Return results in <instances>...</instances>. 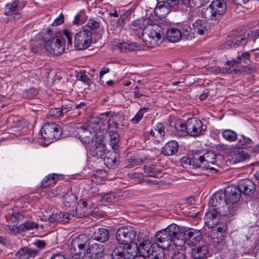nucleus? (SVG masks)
I'll return each mask as SVG.
<instances>
[{
  "instance_id": "obj_17",
  "label": "nucleus",
  "mask_w": 259,
  "mask_h": 259,
  "mask_svg": "<svg viewBox=\"0 0 259 259\" xmlns=\"http://www.w3.org/2000/svg\"><path fill=\"white\" fill-rule=\"evenodd\" d=\"M76 197L71 192L66 193L62 198V201L64 204V207L66 209L68 208H72L71 211H68L67 213L69 215H71L72 217L75 216L77 214V208L75 207L76 204Z\"/></svg>"
},
{
  "instance_id": "obj_64",
  "label": "nucleus",
  "mask_w": 259,
  "mask_h": 259,
  "mask_svg": "<svg viewBox=\"0 0 259 259\" xmlns=\"http://www.w3.org/2000/svg\"><path fill=\"white\" fill-rule=\"evenodd\" d=\"M235 68V73L238 74H245L246 73V65H243L242 66H239L236 65L234 66Z\"/></svg>"
},
{
  "instance_id": "obj_20",
  "label": "nucleus",
  "mask_w": 259,
  "mask_h": 259,
  "mask_svg": "<svg viewBox=\"0 0 259 259\" xmlns=\"http://www.w3.org/2000/svg\"><path fill=\"white\" fill-rule=\"evenodd\" d=\"M213 26L214 25H211V23L208 21L198 19L193 24V29L195 32L202 35L211 30Z\"/></svg>"
},
{
  "instance_id": "obj_24",
  "label": "nucleus",
  "mask_w": 259,
  "mask_h": 259,
  "mask_svg": "<svg viewBox=\"0 0 259 259\" xmlns=\"http://www.w3.org/2000/svg\"><path fill=\"white\" fill-rule=\"evenodd\" d=\"M251 62L250 59V54L248 52L242 53L239 55L236 59L233 58L228 60L226 64L231 67H234L243 63L245 65H249Z\"/></svg>"
},
{
  "instance_id": "obj_39",
  "label": "nucleus",
  "mask_w": 259,
  "mask_h": 259,
  "mask_svg": "<svg viewBox=\"0 0 259 259\" xmlns=\"http://www.w3.org/2000/svg\"><path fill=\"white\" fill-rule=\"evenodd\" d=\"M112 259H128L124 251L123 245H117L113 249L112 252Z\"/></svg>"
},
{
  "instance_id": "obj_12",
  "label": "nucleus",
  "mask_w": 259,
  "mask_h": 259,
  "mask_svg": "<svg viewBox=\"0 0 259 259\" xmlns=\"http://www.w3.org/2000/svg\"><path fill=\"white\" fill-rule=\"evenodd\" d=\"M136 232L134 230H129V228H119L117 230L116 239L120 245L128 244L135 239Z\"/></svg>"
},
{
  "instance_id": "obj_25",
  "label": "nucleus",
  "mask_w": 259,
  "mask_h": 259,
  "mask_svg": "<svg viewBox=\"0 0 259 259\" xmlns=\"http://www.w3.org/2000/svg\"><path fill=\"white\" fill-rule=\"evenodd\" d=\"M226 199L223 193L221 192L215 193L213 196L209 199L208 204L212 207L214 211L217 212L218 208H220L221 206L225 203Z\"/></svg>"
},
{
  "instance_id": "obj_23",
  "label": "nucleus",
  "mask_w": 259,
  "mask_h": 259,
  "mask_svg": "<svg viewBox=\"0 0 259 259\" xmlns=\"http://www.w3.org/2000/svg\"><path fill=\"white\" fill-rule=\"evenodd\" d=\"M224 217L221 216L215 211H209L205 213L204 220V223L207 227H214L221 223V221Z\"/></svg>"
},
{
  "instance_id": "obj_7",
  "label": "nucleus",
  "mask_w": 259,
  "mask_h": 259,
  "mask_svg": "<svg viewBox=\"0 0 259 259\" xmlns=\"http://www.w3.org/2000/svg\"><path fill=\"white\" fill-rule=\"evenodd\" d=\"M178 237L180 238L179 245L188 240L193 245H196L202 239L201 233L198 230L192 228H188L184 231L183 228H180Z\"/></svg>"
},
{
  "instance_id": "obj_14",
  "label": "nucleus",
  "mask_w": 259,
  "mask_h": 259,
  "mask_svg": "<svg viewBox=\"0 0 259 259\" xmlns=\"http://www.w3.org/2000/svg\"><path fill=\"white\" fill-rule=\"evenodd\" d=\"M223 195L226 199V202L234 205L239 200L241 193L237 187L235 185L228 186L226 187Z\"/></svg>"
},
{
  "instance_id": "obj_6",
  "label": "nucleus",
  "mask_w": 259,
  "mask_h": 259,
  "mask_svg": "<svg viewBox=\"0 0 259 259\" xmlns=\"http://www.w3.org/2000/svg\"><path fill=\"white\" fill-rule=\"evenodd\" d=\"M208 8L210 10V15L209 16V21H212L215 24H218L222 19V16L227 11L226 3L225 0H214Z\"/></svg>"
},
{
  "instance_id": "obj_34",
  "label": "nucleus",
  "mask_w": 259,
  "mask_h": 259,
  "mask_svg": "<svg viewBox=\"0 0 259 259\" xmlns=\"http://www.w3.org/2000/svg\"><path fill=\"white\" fill-rule=\"evenodd\" d=\"M124 198L123 194L121 193H106L100 197V201L105 202H116Z\"/></svg>"
},
{
  "instance_id": "obj_31",
  "label": "nucleus",
  "mask_w": 259,
  "mask_h": 259,
  "mask_svg": "<svg viewBox=\"0 0 259 259\" xmlns=\"http://www.w3.org/2000/svg\"><path fill=\"white\" fill-rule=\"evenodd\" d=\"M38 252L37 249L24 247L16 253L15 256H21L25 259H33Z\"/></svg>"
},
{
  "instance_id": "obj_11",
  "label": "nucleus",
  "mask_w": 259,
  "mask_h": 259,
  "mask_svg": "<svg viewBox=\"0 0 259 259\" xmlns=\"http://www.w3.org/2000/svg\"><path fill=\"white\" fill-rule=\"evenodd\" d=\"M186 127L187 135H189L192 137H197L203 134L206 130V126L197 117L189 118L187 120Z\"/></svg>"
},
{
  "instance_id": "obj_35",
  "label": "nucleus",
  "mask_w": 259,
  "mask_h": 259,
  "mask_svg": "<svg viewBox=\"0 0 259 259\" xmlns=\"http://www.w3.org/2000/svg\"><path fill=\"white\" fill-rule=\"evenodd\" d=\"M117 48L122 52H130L140 50L141 49V45L136 42H121L117 45Z\"/></svg>"
},
{
  "instance_id": "obj_52",
  "label": "nucleus",
  "mask_w": 259,
  "mask_h": 259,
  "mask_svg": "<svg viewBox=\"0 0 259 259\" xmlns=\"http://www.w3.org/2000/svg\"><path fill=\"white\" fill-rule=\"evenodd\" d=\"M45 40L40 39L31 40L30 45L32 52L35 53L39 52L42 49V46H44Z\"/></svg>"
},
{
  "instance_id": "obj_9",
  "label": "nucleus",
  "mask_w": 259,
  "mask_h": 259,
  "mask_svg": "<svg viewBox=\"0 0 259 259\" xmlns=\"http://www.w3.org/2000/svg\"><path fill=\"white\" fill-rule=\"evenodd\" d=\"M93 33L90 29H82L74 37V47L78 50L88 48L92 41Z\"/></svg>"
},
{
  "instance_id": "obj_49",
  "label": "nucleus",
  "mask_w": 259,
  "mask_h": 259,
  "mask_svg": "<svg viewBox=\"0 0 259 259\" xmlns=\"http://www.w3.org/2000/svg\"><path fill=\"white\" fill-rule=\"evenodd\" d=\"M231 156L232 160L235 163L243 161L248 158V154L243 151L233 152Z\"/></svg>"
},
{
  "instance_id": "obj_16",
  "label": "nucleus",
  "mask_w": 259,
  "mask_h": 259,
  "mask_svg": "<svg viewBox=\"0 0 259 259\" xmlns=\"http://www.w3.org/2000/svg\"><path fill=\"white\" fill-rule=\"evenodd\" d=\"M240 191V193L251 196L252 195L256 190V185L251 180L248 179H242L240 180L236 186Z\"/></svg>"
},
{
  "instance_id": "obj_62",
  "label": "nucleus",
  "mask_w": 259,
  "mask_h": 259,
  "mask_svg": "<svg viewBox=\"0 0 259 259\" xmlns=\"http://www.w3.org/2000/svg\"><path fill=\"white\" fill-rule=\"evenodd\" d=\"M91 215L94 217H104L106 215L101 210H100L99 207H95L91 211Z\"/></svg>"
},
{
  "instance_id": "obj_3",
  "label": "nucleus",
  "mask_w": 259,
  "mask_h": 259,
  "mask_svg": "<svg viewBox=\"0 0 259 259\" xmlns=\"http://www.w3.org/2000/svg\"><path fill=\"white\" fill-rule=\"evenodd\" d=\"M180 228H165L158 231L155 234V240L157 243H160L162 247L167 248L171 242L176 245H179L180 238L178 237Z\"/></svg>"
},
{
  "instance_id": "obj_54",
  "label": "nucleus",
  "mask_w": 259,
  "mask_h": 259,
  "mask_svg": "<svg viewBox=\"0 0 259 259\" xmlns=\"http://www.w3.org/2000/svg\"><path fill=\"white\" fill-rule=\"evenodd\" d=\"M102 127H105V129L104 131L108 132V130L109 129H118L119 128V126L118 125V123H117L113 118L111 116L108 118L107 121L106 122H104V124H103Z\"/></svg>"
},
{
  "instance_id": "obj_45",
  "label": "nucleus",
  "mask_w": 259,
  "mask_h": 259,
  "mask_svg": "<svg viewBox=\"0 0 259 259\" xmlns=\"http://www.w3.org/2000/svg\"><path fill=\"white\" fill-rule=\"evenodd\" d=\"M73 106H74V103L73 102L70 101L64 102L60 107L61 112H62V116H64L70 111L74 112L76 115H79L80 112L78 111L75 112Z\"/></svg>"
},
{
  "instance_id": "obj_22",
  "label": "nucleus",
  "mask_w": 259,
  "mask_h": 259,
  "mask_svg": "<svg viewBox=\"0 0 259 259\" xmlns=\"http://www.w3.org/2000/svg\"><path fill=\"white\" fill-rule=\"evenodd\" d=\"M119 154L115 150L109 151L104 157V163L109 168H116L119 164Z\"/></svg>"
},
{
  "instance_id": "obj_36",
  "label": "nucleus",
  "mask_w": 259,
  "mask_h": 259,
  "mask_svg": "<svg viewBox=\"0 0 259 259\" xmlns=\"http://www.w3.org/2000/svg\"><path fill=\"white\" fill-rule=\"evenodd\" d=\"M252 145H254V142L250 138L247 137L244 135H240L236 146L239 149L249 150Z\"/></svg>"
},
{
  "instance_id": "obj_59",
  "label": "nucleus",
  "mask_w": 259,
  "mask_h": 259,
  "mask_svg": "<svg viewBox=\"0 0 259 259\" xmlns=\"http://www.w3.org/2000/svg\"><path fill=\"white\" fill-rule=\"evenodd\" d=\"M154 130L157 132V134H158L159 137L162 138L164 137L165 134L164 126L162 123H158L154 127Z\"/></svg>"
},
{
  "instance_id": "obj_53",
  "label": "nucleus",
  "mask_w": 259,
  "mask_h": 259,
  "mask_svg": "<svg viewBox=\"0 0 259 259\" xmlns=\"http://www.w3.org/2000/svg\"><path fill=\"white\" fill-rule=\"evenodd\" d=\"M132 12V11L131 10H128L120 15L117 22V25L120 26H124L125 22L130 19Z\"/></svg>"
},
{
  "instance_id": "obj_46",
  "label": "nucleus",
  "mask_w": 259,
  "mask_h": 259,
  "mask_svg": "<svg viewBox=\"0 0 259 259\" xmlns=\"http://www.w3.org/2000/svg\"><path fill=\"white\" fill-rule=\"evenodd\" d=\"M153 251L151 254V258L152 259H163L165 256V252L164 250L166 248L162 247L160 246V244H155L153 247Z\"/></svg>"
},
{
  "instance_id": "obj_13",
  "label": "nucleus",
  "mask_w": 259,
  "mask_h": 259,
  "mask_svg": "<svg viewBox=\"0 0 259 259\" xmlns=\"http://www.w3.org/2000/svg\"><path fill=\"white\" fill-rule=\"evenodd\" d=\"M90 154L93 157L99 158L103 156L106 151V145L103 140L96 137L89 146Z\"/></svg>"
},
{
  "instance_id": "obj_32",
  "label": "nucleus",
  "mask_w": 259,
  "mask_h": 259,
  "mask_svg": "<svg viewBox=\"0 0 259 259\" xmlns=\"http://www.w3.org/2000/svg\"><path fill=\"white\" fill-rule=\"evenodd\" d=\"M236 207L229 202H225L220 208H218L217 213L221 216H227L228 215H234L236 211Z\"/></svg>"
},
{
  "instance_id": "obj_37",
  "label": "nucleus",
  "mask_w": 259,
  "mask_h": 259,
  "mask_svg": "<svg viewBox=\"0 0 259 259\" xmlns=\"http://www.w3.org/2000/svg\"><path fill=\"white\" fill-rule=\"evenodd\" d=\"M109 236L108 230L105 228H98L94 233V239L102 242L107 241Z\"/></svg>"
},
{
  "instance_id": "obj_15",
  "label": "nucleus",
  "mask_w": 259,
  "mask_h": 259,
  "mask_svg": "<svg viewBox=\"0 0 259 259\" xmlns=\"http://www.w3.org/2000/svg\"><path fill=\"white\" fill-rule=\"evenodd\" d=\"M145 33L150 38L158 41L161 39L162 36L164 35L165 29L158 24L148 22Z\"/></svg>"
},
{
  "instance_id": "obj_8",
  "label": "nucleus",
  "mask_w": 259,
  "mask_h": 259,
  "mask_svg": "<svg viewBox=\"0 0 259 259\" xmlns=\"http://www.w3.org/2000/svg\"><path fill=\"white\" fill-rule=\"evenodd\" d=\"M10 219L13 224L12 227H44L43 224L36 223L31 220H28L25 213L23 211L20 212L13 209Z\"/></svg>"
},
{
  "instance_id": "obj_19",
  "label": "nucleus",
  "mask_w": 259,
  "mask_h": 259,
  "mask_svg": "<svg viewBox=\"0 0 259 259\" xmlns=\"http://www.w3.org/2000/svg\"><path fill=\"white\" fill-rule=\"evenodd\" d=\"M26 5L25 1L20 0H15L8 3L5 6V14L7 16L18 14L17 12L22 10Z\"/></svg>"
},
{
  "instance_id": "obj_5",
  "label": "nucleus",
  "mask_w": 259,
  "mask_h": 259,
  "mask_svg": "<svg viewBox=\"0 0 259 259\" xmlns=\"http://www.w3.org/2000/svg\"><path fill=\"white\" fill-rule=\"evenodd\" d=\"M44 48L50 54L59 55L65 50V39L59 35L51 37L45 40Z\"/></svg>"
},
{
  "instance_id": "obj_41",
  "label": "nucleus",
  "mask_w": 259,
  "mask_h": 259,
  "mask_svg": "<svg viewBox=\"0 0 259 259\" xmlns=\"http://www.w3.org/2000/svg\"><path fill=\"white\" fill-rule=\"evenodd\" d=\"M203 159L202 155H200L197 153L193 154L192 156V166L195 168H200L203 170L205 169L206 166Z\"/></svg>"
},
{
  "instance_id": "obj_48",
  "label": "nucleus",
  "mask_w": 259,
  "mask_h": 259,
  "mask_svg": "<svg viewBox=\"0 0 259 259\" xmlns=\"http://www.w3.org/2000/svg\"><path fill=\"white\" fill-rule=\"evenodd\" d=\"M108 132L110 137V145L113 150H115L118 147L119 135L117 132L114 131H110Z\"/></svg>"
},
{
  "instance_id": "obj_38",
  "label": "nucleus",
  "mask_w": 259,
  "mask_h": 259,
  "mask_svg": "<svg viewBox=\"0 0 259 259\" xmlns=\"http://www.w3.org/2000/svg\"><path fill=\"white\" fill-rule=\"evenodd\" d=\"M50 223H56L58 222H68L69 220V215L68 213H65L63 212H57L53 213L48 218Z\"/></svg>"
},
{
  "instance_id": "obj_50",
  "label": "nucleus",
  "mask_w": 259,
  "mask_h": 259,
  "mask_svg": "<svg viewBox=\"0 0 259 259\" xmlns=\"http://www.w3.org/2000/svg\"><path fill=\"white\" fill-rule=\"evenodd\" d=\"M182 37L187 39H191L194 37V32L188 23L184 24L182 27Z\"/></svg>"
},
{
  "instance_id": "obj_30",
  "label": "nucleus",
  "mask_w": 259,
  "mask_h": 259,
  "mask_svg": "<svg viewBox=\"0 0 259 259\" xmlns=\"http://www.w3.org/2000/svg\"><path fill=\"white\" fill-rule=\"evenodd\" d=\"M208 253V247L205 244L196 247L191 250L192 256L195 259L207 257Z\"/></svg>"
},
{
  "instance_id": "obj_58",
  "label": "nucleus",
  "mask_w": 259,
  "mask_h": 259,
  "mask_svg": "<svg viewBox=\"0 0 259 259\" xmlns=\"http://www.w3.org/2000/svg\"><path fill=\"white\" fill-rule=\"evenodd\" d=\"M49 114L50 116L55 118H60L63 117L62 112H61L60 107L54 108L50 109L49 110Z\"/></svg>"
},
{
  "instance_id": "obj_60",
  "label": "nucleus",
  "mask_w": 259,
  "mask_h": 259,
  "mask_svg": "<svg viewBox=\"0 0 259 259\" xmlns=\"http://www.w3.org/2000/svg\"><path fill=\"white\" fill-rule=\"evenodd\" d=\"M111 117L118 123V126L120 124L122 123L123 121L125 119L124 115L120 113L112 115Z\"/></svg>"
},
{
  "instance_id": "obj_61",
  "label": "nucleus",
  "mask_w": 259,
  "mask_h": 259,
  "mask_svg": "<svg viewBox=\"0 0 259 259\" xmlns=\"http://www.w3.org/2000/svg\"><path fill=\"white\" fill-rule=\"evenodd\" d=\"M31 228H9L10 233L17 235L24 231L25 230H29Z\"/></svg>"
},
{
  "instance_id": "obj_28",
  "label": "nucleus",
  "mask_w": 259,
  "mask_h": 259,
  "mask_svg": "<svg viewBox=\"0 0 259 259\" xmlns=\"http://www.w3.org/2000/svg\"><path fill=\"white\" fill-rule=\"evenodd\" d=\"M149 240H144L140 243L138 246V251L140 255L144 257L150 256L153 251L154 246Z\"/></svg>"
},
{
  "instance_id": "obj_42",
  "label": "nucleus",
  "mask_w": 259,
  "mask_h": 259,
  "mask_svg": "<svg viewBox=\"0 0 259 259\" xmlns=\"http://www.w3.org/2000/svg\"><path fill=\"white\" fill-rule=\"evenodd\" d=\"M123 245L124 247V251L128 259L134 256L137 253V250H138V246H137L135 243L133 242V241L128 244H125Z\"/></svg>"
},
{
  "instance_id": "obj_2",
  "label": "nucleus",
  "mask_w": 259,
  "mask_h": 259,
  "mask_svg": "<svg viewBox=\"0 0 259 259\" xmlns=\"http://www.w3.org/2000/svg\"><path fill=\"white\" fill-rule=\"evenodd\" d=\"M259 35V29L254 31L239 34V31L235 30L229 33L228 36L232 38L221 46L222 49H229L237 48L240 46H245L252 37Z\"/></svg>"
},
{
  "instance_id": "obj_57",
  "label": "nucleus",
  "mask_w": 259,
  "mask_h": 259,
  "mask_svg": "<svg viewBox=\"0 0 259 259\" xmlns=\"http://www.w3.org/2000/svg\"><path fill=\"white\" fill-rule=\"evenodd\" d=\"M77 77L79 80L87 83L89 85H90V83L92 82L91 79L88 76L86 75L84 71H80L77 75Z\"/></svg>"
},
{
  "instance_id": "obj_1",
  "label": "nucleus",
  "mask_w": 259,
  "mask_h": 259,
  "mask_svg": "<svg viewBox=\"0 0 259 259\" xmlns=\"http://www.w3.org/2000/svg\"><path fill=\"white\" fill-rule=\"evenodd\" d=\"M104 121L99 119L93 118L84 124L78 130L77 135L82 143L91 144L95 138L98 137V132H104L105 127H102Z\"/></svg>"
},
{
  "instance_id": "obj_21",
  "label": "nucleus",
  "mask_w": 259,
  "mask_h": 259,
  "mask_svg": "<svg viewBox=\"0 0 259 259\" xmlns=\"http://www.w3.org/2000/svg\"><path fill=\"white\" fill-rule=\"evenodd\" d=\"M104 252L103 246L99 243L91 244L90 240V245L87 248V257L91 259H96L101 258Z\"/></svg>"
},
{
  "instance_id": "obj_40",
  "label": "nucleus",
  "mask_w": 259,
  "mask_h": 259,
  "mask_svg": "<svg viewBox=\"0 0 259 259\" xmlns=\"http://www.w3.org/2000/svg\"><path fill=\"white\" fill-rule=\"evenodd\" d=\"M187 121L183 122L182 120L179 119L175 121L174 128L178 135L180 136H185L187 135L186 125Z\"/></svg>"
},
{
  "instance_id": "obj_47",
  "label": "nucleus",
  "mask_w": 259,
  "mask_h": 259,
  "mask_svg": "<svg viewBox=\"0 0 259 259\" xmlns=\"http://www.w3.org/2000/svg\"><path fill=\"white\" fill-rule=\"evenodd\" d=\"M222 136L226 141L233 142L238 139V134L234 131L226 129L222 131Z\"/></svg>"
},
{
  "instance_id": "obj_43",
  "label": "nucleus",
  "mask_w": 259,
  "mask_h": 259,
  "mask_svg": "<svg viewBox=\"0 0 259 259\" xmlns=\"http://www.w3.org/2000/svg\"><path fill=\"white\" fill-rule=\"evenodd\" d=\"M60 176V175L54 173L49 175L41 181V186L43 188H46L50 185L56 184Z\"/></svg>"
},
{
  "instance_id": "obj_27",
  "label": "nucleus",
  "mask_w": 259,
  "mask_h": 259,
  "mask_svg": "<svg viewBox=\"0 0 259 259\" xmlns=\"http://www.w3.org/2000/svg\"><path fill=\"white\" fill-rule=\"evenodd\" d=\"M157 3L154 9V12L155 15L159 18L166 17L169 12L173 10L171 7L166 6V4L162 1H157Z\"/></svg>"
},
{
  "instance_id": "obj_44",
  "label": "nucleus",
  "mask_w": 259,
  "mask_h": 259,
  "mask_svg": "<svg viewBox=\"0 0 259 259\" xmlns=\"http://www.w3.org/2000/svg\"><path fill=\"white\" fill-rule=\"evenodd\" d=\"M209 0H182V4L186 7L199 8L208 3Z\"/></svg>"
},
{
  "instance_id": "obj_29",
  "label": "nucleus",
  "mask_w": 259,
  "mask_h": 259,
  "mask_svg": "<svg viewBox=\"0 0 259 259\" xmlns=\"http://www.w3.org/2000/svg\"><path fill=\"white\" fill-rule=\"evenodd\" d=\"M165 36L166 39L171 42H177L179 41L182 37L181 30L176 28H171L166 30Z\"/></svg>"
},
{
  "instance_id": "obj_56",
  "label": "nucleus",
  "mask_w": 259,
  "mask_h": 259,
  "mask_svg": "<svg viewBox=\"0 0 259 259\" xmlns=\"http://www.w3.org/2000/svg\"><path fill=\"white\" fill-rule=\"evenodd\" d=\"M147 111L146 108H141L131 121L134 124L138 123L143 118L144 113Z\"/></svg>"
},
{
  "instance_id": "obj_33",
  "label": "nucleus",
  "mask_w": 259,
  "mask_h": 259,
  "mask_svg": "<svg viewBox=\"0 0 259 259\" xmlns=\"http://www.w3.org/2000/svg\"><path fill=\"white\" fill-rule=\"evenodd\" d=\"M202 156L204 164L206 166L205 170H215V172H217L218 171L214 167H210V164H214L215 162V154L212 152L208 151L202 155Z\"/></svg>"
},
{
  "instance_id": "obj_63",
  "label": "nucleus",
  "mask_w": 259,
  "mask_h": 259,
  "mask_svg": "<svg viewBox=\"0 0 259 259\" xmlns=\"http://www.w3.org/2000/svg\"><path fill=\"white\" fill-rule=\"evenodd\" d=\"M38 94V90L36 88H32L28 90H26V97L28 99H31L36 96Z\"/></svg>"
},
{
  "instance_id": "obj_55",
  "label": "nucleus",
  "mask_w": 259,
  "mask_h": 259,
  "mask_svg": "<svg viewBox=\"0 0 259 259\" xmlns=\"http://www.w3.org/2000/svg\"><path fill=\"white\" fill-rule=\"evenodd\" d=\"M100 27V24L97 21L93 19H90L87 24L83 27V29H90L93 33L94 31Z\"/></svg>"
},
{
  "instance_id": "obj_4",
  "label": "nucleus",
  "mask_w": 259,
  "mask_h": 259,
  "mask_svg": "<svg viewBox=\"0 0 259 259\" xmlns=\"http://www.w3.org/2000/svg\"><path fill=\"white\" fill-rule=\"evenodd\" d=\"M90 245V239L84 235H80L74 239L71 244L70 253L74 259H81L87 255V248Z\"/></svg>"
},
{
  "instance_id": "obj_10",
  "label": "nucleus",
  "mask_w": 259,
  "mask_h": 259,
  "mask_svg": "<svg viewBox=\"0 0 259 259\" xmlns=\"http://www.w3.org/2000/svg\"><path fill=\"white\" fill-rule=\"evenodd\" d=\"M60 126L54 122L46 123L41 127L40 134L42 137L49 143L52 140L58 139L61 135Z\"/></svg>"
},
{
  "instance_id": "obj_51",
  "label": "nucleus",
  "mask_w": 259,
  "mask_h": 259,
  "mask_svg": "<svg viewBox=\"0 0 259 259\" xmlns=\"http://www.w3.org/2000/svg\"><path fill=\"white\" fill-rule=\"evenodd\" d=\"M144 172L149 177H158L161 171L156 169L154 165H145L144 167Z\"/></svg>"
},
{
  "instance_id": "obj_18",
  "label": "nucleus",
  "mask_w": 259,
  "mask_h": 259,
  "mask_svg": "<svg viewBox=\"0 0 259 259\" xmlns=\"http://www.w3.org/2000/svg\"><path fill=\"white\" fill-rule=\"evenodd\" d=\"M148 22H150V20L146 19H137L132 22L130 28L133 31L135 35L141 38L145 33Z\"/></svg>"
},
{
  "instance_id": "obj_26",
  "label": "nucleus",
  "mask_w": 259,
  "mask_h": 259,
  "mask_svg": "<svg viewBox=\"0 0 259 259\" xmlns=\"http://www.w3.org/2000/svg\"><path fill=\"white\" fill-rule=\"evenodd\" d=\"M179 148V144L176 141H169L162 148L161 153L164 156L173 155L178 152Z\"/></svg>"
}]
</instances>
